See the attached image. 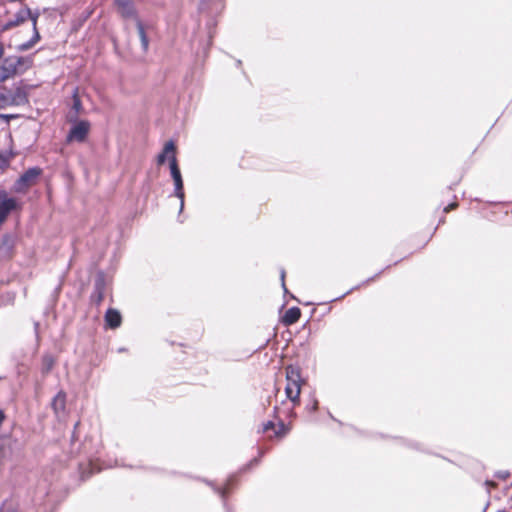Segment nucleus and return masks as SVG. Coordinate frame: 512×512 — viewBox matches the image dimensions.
<instances>
[{"instance_id":"1","label":"nucleus","mask_w":512,"mask_h":512,"mask_svg":"<svg viewBox=\"0 0 512 512\" xmlns=\"http://www.w3.org/2000/svg\"><path fill=\"white\" fill-rule=\"evenodd\" d=\"M30 64V60L23 56H8L0 66V82H3L19 72L20 67Z\"/></svg>"},{"instance_id":"2","label":"nucleus","mask_w":512,"mask_h":512,"mask_svg":"<svg viewBox=\"0 0 512 512\" xmlns=\"http://www.w3.org/2000/svg\"><path fill=\"white\" fill-rule=\"evenodd\" d=\"M43 170L40 167L28 168L14 183V190L18 193L25 192L28 188L35 185Z\"/></svg>"},{"instance_id":"3","label":"nucleus","mask_w":512,"mask_h":512,"mask_svg":"<svg viewBox=\"0 0 512 512\" xmlns=\"http://www.w3.org/2000/svg\"><path fill=\"white\" fill-rule=\"evenodd\" d=\"M71 121H73V125L67 134L66 141L67 142L76 141L79 143L84 142L89 134V131H90V122L87 120H76V119L75 120L71 119Z\"/></svg>"},{"instance_id":"4","label":"nucleus","mask_w":512,"mask_h":512,"mask_svg":"<svg viewBox=\"0 0 512 512\" xmlns=\"http://www.w3.org/2000/svg\"><path fill=\"white\" fill-rule=\"evenodd\" d=\"M20 207L15 198L9 197L4 190L0 191V225L6 221L11 212L20 209Z\"/></svg>"},{"instance_id":"5","label":"nucleus","mask_w":512,"mask_h":512,"mask_svg":"<svg viewBox=\"0 0 512 512\" xmlns=\"http://www.w3.org/2000/svg\"><path fill=\"white\" fill-rule=\"evenodd\" d=\"M38 12L32 13V11L28 7L21 8L18 10L13 18L9 19L7 22H5L2 25L1 30L7 31L10 30L16 26H19L20 24L24 23L28 19L32 21V18L36 16Z\"/></svg>"},{"instance_id":"6","label":"nucleus","mask_w":512,"mask_h":512,"mask_svg":"<svg viewBox=\"0 0 512 512\" xmlns=\"http://www.w3.org/2000/svg\"><path fill=\"white\" fill-rule=\"evenodd\" d=\"M118 12L125 19L139 20L136 12L137 0H114Z\"/></svg>"},{"instance_id":"7","label":"nucleus","mask_w":512,"mask_h":512,"mask_svg":"<svg viewBox=\"0 0 512 512\" xmlns=\"http://www.w3.org/2000/svg\"><path fill=\"white\" fill-rule=\"evenodd\" d=\"M105 292H106V279H105L104 274L102 272H100V273H98V275L95 279L94 291L91 296L92 301L95 304L99 305L104 299Z\"/></svg>"},{"instance_id":"8","label":"nucleus","mask_w":512,"mask_h":512,"mask_svg":"<svg viewBox=\"0 0 512 512\" xmlns=\"http://www.w3.org/2000/svg\"><path fill=\"white\" fill-rule=\"evenodd\" d=\"M16 243V236L11 233L3 235L0 243V257L8 258L14 249Z\"/></svg>"},{"instance_id":"9","label":"nucleus","mask_w":512,"mask_h":512,"mask_svg":"<svg viewBox=\"0 0 512 512\" xmlns=\"http://www.w3.org/2000/svg\"><path fill=\"white\" fill-rule=\"evenodd\" d=\"M38 17H39V13H37L36 16L32 18V26H33V36H32V38L29 41L24 42V43L18 45L17 48H16L17 51H19V52L27 51V50L31 49L40 40V34H39L38 29H37Z\"/></svg>"},{"instance_id":"10","label":"nucleus","mask_w":512,"mask_h":512,"mask_svg":"<svg viewBox=\"0 0 512 512\" xmlns=\"http://www.w3.org/2000/svg\"><path fill=\"white\" fill-rule=\"evenodd\" d=\"M172 155H176V145L172 140H169L164 144L162 151L157 155V164L163 165L167 160L170 161Z\"/></svg>"},{"instance_id":"11","label":"nucleus","mask_w":512,"mask_h":512,"mask_svg":"<svg viewBox=\"0 0 512 512\" xmlns=\"http://www.w3.org/2000/svg\"><path fill=\"white\" fill-rule=\"evenodd\" d=\"M106 325L111 329H116L121 325L122 316L116 309L109 308L105 313Z\"/></svg>"},{"instance_id":"12","label":"nucleus","mask_w":512,"mask_h":512,"mask_svg":"<svg viewBox=\"0 0 512 512\" xmlns=\"http://www.w3.org/2000/svg\"><path fill=\"white\" fill-rule=\"evenodd\" d=\"M17 156V152L12 148L0 151V172H5L11 165V162Z\"/></svg>"},{"instance_id":"13","label":"nucleus","mask_w":512,"mask_h":512,"mask_svg":"<svg viewBox=\"0 0 512 512\" xmlns=\"http://www.w3.org/2000/svg\"><path fill=\"white\" fill-rule=\"evenodd\" d=\"M301 317V310L298 307L289 308L282 317V323L286 326L295 324Z\"/></svg>"},{"instance_id":"14","label":"nucleus","mask_w":512,"mask_h":512,"mask_svg":"<svg viewBox=\"0 0 512 512\" xmlns=\"http://www.w3.org/2000/svg\"><path fill=\"white\" fill-rule=\"evenodd\" d=\"M235 482H236L235 477L231 476L227 479L225 486L221 488L218 486H214L212 484V482H210V481H206V483L213 488L215 493H217L221 496V498L223 499L224 502H225L226 496L229 493L230 489L235 485Z\"/></svg>"},{"instance_id":"15","label":"nucleus","mask_w":512,"mask_h":512,"mask_svg":"<svg viewBox=\"0 0 512 512\" xmlns=\"http://www.w3.org/2000/svg\"><path fill=\"white\" fill-rule=\"evenodd\" d=\"M301 392V384H295L287 382L285 387V393L288 399H290L294 404L299 403V397Z\"/></svg>"},{"instance_id":"16","label":"nucleus","mask_w":512,"mask_h":512,"mask_svg":"<svg viewBox=\"0 0 512 512\" xmlns=\"http://www.w3.org/2000/svg\"><path fill=\"white\" fill-rule=\"evenodd\" d=\"M285 371L287 382L292 383L294 386L295 384H301V375L298 367L289 365L286 367Z\"/></svg>"},{"instance_id":"17","label":"nucleus","mask_w":512,"mask_h":512,"mask_svg":"<svg viewBox=\"0 0 512 512\" xmlns=\"http://www.w3.org/2000/svg\"><path fill=\"white\" fill-rule=\"evenodd\" d=\"M173 182H174V187H175L174 196L180 200L179 211L182 212L184 209V198H185L183 179L182 178L174 179Z\"/></svg>"},{"instance_id":"18","label":"nucleus","mask_w":512,"mask_h":512,"mask_svg":"<svg viewBox=\"0 0 512 512\" xmlns=\"http://www.w3.org/2000/svg\"><path fill=\"white\" fill-rule=\"evenodd\" d=\"M52 408L55 411V413L64 412L66 407V395L64 392L60 391L57 393V395L53 398L52 401Z\"/></svg>"},{"instance_id":"19","label":"nucleus","mask_w":512,"mask_h":512,"mask_svg":"<svg viewBox=\"0 0 512 512\" xmlns=\"http://www.w3.org/2000/svg\"><path fill=\"white\" fill-rule=\"evenodd\" d=\"M135 22H136V27H137V30H138V35H139V38H140L142 50L144 52H146L148 50V47H149V40H148V37L146 35L144 26H143V24H142V22L140 20H137Z\"/></svg>"},{"instance_id":"20","label":"nucleus","mask_w":512,"mask_h":512,"mask_svg":"<svg viewBox=\"0 0 512 512\" xmlns=\"http://www.w3.org/2000/svg\"><path fill=\"white\" fill-rule=\"evenodd\" d=\"M10 99L12 105H24L28 102L27 95L21 88H17L14 94L10 96Z\"/></svg>"},{"instance_id":"21","label":"nucleus","mask_w":512,"mask_h":512,"mask_svg":"<svg viewBox=\"0 0 512 512\" xmlns=\"http://www.w3.org/2000/svg\"><path fill=\"white\" fill-rule=\"evenodd\" d=\"M55 360L52 355L46 354L42 357L41 373L46 376L50 373L54 366Z\"/></svg>"},{"instance_id":"22","label":"nucleus","mask_w":512,"mask_h":512,"mask_svg":"<svg viewBox=\"0 0 512 512\" xmlns=\"http://www.w3.org/2000/svg\"><path fill=\"white\" fill-rule=\"evenodd\" d=\"M170 173H171V177L172 179H179V178H182V175H181V171H180V168L178 166V162H177V158H176V155H172L170 157Z\"/></svg>"},{"instance_id":"23","label":"nucleus","mask_w":512,"mask_h":512,"mask_svg":"<svg viewBox=\"0 0 512 512\" xmlns=\"http://www.w3.org/2000/svg\"><path fill=\"white\" fill-rule=\"evenodd\" d=\"M216 26V23L214 21H209L207 23V28H208V42L207 44L203 47V53L204 55L207 54V51L208 49L210 48L211 44H212V39H213V36L215 34V31H214V28Z\"/></svg>"},{"instance_id":"24","label":"nucleus","mask_w":512,"mask_h":512,"mask_svg":"<svg viewBox=\"0 0 512 512\" xmlns=\"http://www.w3.org/2000/svg\"><path fill=\"white\" fill-rule=\"evenodd\" d=\"M0 512H19L18 504L6 499L0 505Z\"/></svg>"},{"instance_id":"25","label":"nucleus","mask_w":512,"mask_h":512,"mask_svg":"<svg viewBox=\"0 0 512 512\" xmlns=\"http://www.w3.org/2000/svg\"><path fill=\"white\" fill-rule=\"evenodd\" d=\"M72 99H73L72 110L75 111L76 116H77L80 113H82V111H83L82 102H81L77 92H74Z\"/></svg>"},{"instance_id":"26","label":"nucleus","mask_w":512,"mask_h":512,"mask_svg":"<svg viewBox=\"0 0 512 512\" xmlns=\"http://www.w3.org/2000/svg\"><path fill=\"white\" fill-rule=\"evenodd\" d=\"M11 99L10 96L0 93V109H4L9 105H12L10 103Z\"/></svg>"},{"instance_id":"27","label":"nucleus","mask_w":512,"mask_h":512,"mask_svg":"<svg viewBox=\"0 0 512 512\" xmlns=\"http://www.w3.org/2000/svg\"><path fill=\"white\" fill-rule=\"evenodd\" d=\"M17 117V114H0V119L4 120L7 124L10 122L11 119H15Z\"/></svg>"},{"instance_id":"28","label":"nucleus","mask_w":512,"mask_h":512,"mask_svg":"<svg viewBox=\"0 0 512 512\" xmlns=\"http://www.w3.org/2000/svg\"><path fill=\"white\" fill-rule=\"evenodd\" d=\"M509 476H510V473L508 471H498L496 473V477L503 479V480L507 479Z\"/></svg>"},{"instance_id":"29","label":"nucleus","mask_w":512,"mask_h":512,"mask_svg":"<svg viewBox=\"0 0 512 512\" xmlns=\"http://www.w3.org/2000/svg\"><path fill=\"white\" fill-rule=\"evenodd\" d=\"M280 277H281V282H282L283 290H284L285 293H287L288 290L286 288L285 281H284V279H285V270L284 269L281 270Z\"/></svg>"},{"instance_id":"30","label":"nucleus","mask_w":512,"mask_h":512,"mask_svg":"<svg viewBox=\"0 0 512 512\" xmlns=\"http://www.w3.org/2000/svg\"><path fill=\"white\" fill-rule=\"evenodd\" d=\"M457 207V203L456 202H453L449 205H447L445 208H444V212L445 213H448L450 212L451 210H454L455 208Z\"/></svg>"},{"instance_id":"31","label":"nucleus","mask_w":512,"mask_h":512,"mask_svg":"<svg viewBox=\"0 0 512 512\" xmlns=\"http://www.w3.org/2000/svg\"><path fill=\"white\" fill-rule=\"evenodd\" d=\"M457 207V203L456 202H453L449 205H447L445 208H444V212L445 213H448L450 212L451 210H454L455 208Z\"/></svg>"},{"instance_id":"32","label":"nucleus","mask_w":512,"mask_h":512,"mask_svg":"<svg viewBox=\"0 0 512 512\" xmlns=\"http://www.w3.org/2000/svg\"><path fill=\"white\" fill-rule=\"evenodd\" d=\"M272 428H274V423L272 421H268L267 423L264 424L263 431L266 432Z\"/></svg>"},{"instance_id":"33","label":"nucleus","mask_w":512,"mask_h":512,"mask_svg":"<svg viewBox=\"0 0 512 512\" xmlns=\"http://www.w3.org/2000/svg\"><path fill=\"white\" fill-rule=\"evenodd\" d=\"M259 461H260V459H259V458H257V457H256V458H254V459H252V460L249 462V464L247 465V468H250V467H252V466L258 465Z\"/></svg>"},{"instance_id":"34","label":"nucleus","mask_w":512,"mask_h":512,"mask_svg":"<svg viewBox=\"0 0 512 512\" xmlns=\"http://www.w3.org/2000/svg\"><path fill=\"white\" fill-rule=\"evenodd\" d=\"M39 322H35L34 323V331H35V335H36V339L39 340Z\"/></svg>"},{"instance_id":"35","label":"nucleus","mask_w":512,"mask_h":512,"mask_svg":"<svg viewBox=\"0 0 512 512\" xmlns=\"http://www.w3.org/2000/svg\"><path fill=\"white\" fill-rule=\"evenodd\" d=\"M357 288H358V286H356V287H354V288L350 289L349 291H347V292H346V293H344L343 295H341V296H339V297H337V298L333 299L332 301H336V300H338V299H342V298H344L347 294H349L351 291H353L354 289H357Z\"/></svg>"},{"instance_id":"36","label":"nucleus","mask_w":512,"mask_h":512,"mask_svg":"<svg viewBox=\"0 0 512 512\" xmlns=\"http://www.w3.org/2000/svg\"><path fill=\"white\" fill-rule=\"evenodd\" d=\"M317 409H318V401H317V400H314L313 404L311 405L310 410H311L312 412H315Z\"/></svg>"},{"instance_id":"37","label":"nucleus","mask_w":512,"mask_h":512,"mask_svg":"<svg viewBox=\"0 0 512 512\" xmlns=\"http://www.w3.org/2000/svg\"><path fill=\"white\" fill-rule=\"evenodd\" d=\"M4 54V47L3 44L0 43V59L3 57Z\"/></svg>"},{"instance_id":"38","label":"nucleus","mask_w":512,"mask_h":512,"mask_svg":"<svg viewBox=\"0 0 512 512\" xmlns=\"http://www.w3.org/2000/svg\"><path fill=\"white\" fill-rule=\"evenodd\" d=\"M374 278H375V277H373V278H370V279H367V281H366L365 283H368V282H370V281H371V280H373Z\"/></svg>"},{"instance_id":"39","label":"nucleus","mask_w":512,"mask_h":512,"mask_svg":"<svg viewBox=\"0 0 512 512\" xmlns=\"http://www.w3.org/2000/svg\"><path fill=\"white\" fill-rule=\"evenodd\" d=\"M486 484L487 485H492V483L490 481H486Z\"/></svg>"},{"instance_id":"40","label":"nucleus","mask_w":512,"mask_h":512,"mask_svg":"<svg viewBox=\"0 0 512 512\" xmlns=\"http://www.w3.org/2000/svg\"><path fill=\"white\" fill-rule=\"evenodd\" d=\"M498 512H507L506 510H499Z\"/></svg>"}]
</instances>
